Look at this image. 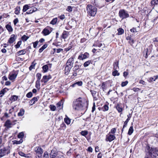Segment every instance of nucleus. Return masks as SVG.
<instances>
[{"instance_id":"nucleus-1","label":"nucleus","mask_w":158,"mask_h":158,"mask_svg":"<svg viewBox=\"0 0 158 158\" xmlns=\"http://www.w3.org/2000/svg\"><path fill=\"white\" fill-rule=\"evenodd\" d=\"M88 106L87 101L84 98L81 97L74 99L72 104L73 109L76 110H82L87 108Z\"/></svg>"},{"instance_id":"nucleus-2","label":"nucleus","mask_w":158,"mask_h":158,"mask_svg":"<svg viewBox=\"0 0 158 158\" xmlns=\"http://www.w3.org/2000/svg\"><path fill=\"white\" fill-rule=\"evenodd\" d=\"M144 158H158V149L157 147L147 144L145 148Z\"/></svg>"},{"instance_id":"nucleus-3","label":"nucleus","mask_w":158,"mask_h":158,"mask_svg":"<svg viewBox=\"0 0 158 158\" xmlns=\"http://www.w3.org/2000/svg\"><path fill=\"white\" fill-rule=\"evenodd\" d=\"M86 10L88 15L94 16L96 14L97 9L94 6L88 5L86 7Z\"/></svg>"},{"instance_id":"nucleus-4","label":"nucleus","mask_w":158,"mask_h":158,"mask_svg":"<svg viewBox=\"0 0 158 158\" xmlns=\"http://www.w3.org/2000/svg\"><path fill=\"white\" fill-rule=\"evenodd\" d=\"M118 16L122 20L126 19L129 17L128 12L124 9H120L118 12Z\"/></svg>"},{"instance_id":"nucleus-5","label":"nucleus","mask_w":158,"mask_h":158,"mask_svg":"<svg viewBox=\"0 0 158 158\" xmlns=\"http://www.w3.org/2000/svg\"><path fill=\"white\" fill-rule=\"evenodd\" d=\"M10 152V147H4L0 150V157H2L6 154H8Z\"/></svg>"},{"instance_id":"nucleus-6","label":"nucleus","mask_w":158,"mask_h":158,"mask_svg":"<svg viewBox=\"0 0 158 158\" xmlns=\"http://www.w3.org/2000/svg\"><path fill=\"white\" fill-rule=\"evenodd\" d=\"M35 151L38 155V158H41L43 153V149L39 147H35Z\"/></svg>"},{"instance_id":"nucleus-7","label":"nucleus","mask_w":158,"mask_h":158,"mask_svg":"<svg viewBox=\"0 0 158 158\" xmlns=\"http://www.w3.org/2000/svg\"><path fill=\"white\" fill-rule=\"evenodd\" d=\"M58 152L56 149H53L51 151L49 154V156L50 158H55L58 155Z\"/></svg>"},{"instance_id":"nucleus-8","label":"nucleus","mask_w":158,"mask_h":158,"mask_svg":"<svg viewBox=\"0 0 158 158\" xmlns=\"http://www.w3.org/2000/svg\"><path fill=\"white\" fill-rule=\"evenodd\" d=\"M115 138V136L114 135L111 134L109 133L106 135V141H109V142H110L114 140Z\"/></svg>"},{"instance_id":"nucleus-9","label":"nucleus","mask_w":158,"mask_h":158,"mask_svg":"<svg viewBox=\"0 0 158 158\" xmlns=\"http://www.w3.org/2000/svg\"><path fill=\"white\" fill-rule=\"evenodd\" d=\"M89 56V54L87 52H85L84 54H81L79 56L78 59L79 60H83L87 58H88Z\"/></svg>"},{"instance_id":"nucleus-10","label":"nucleus","mask_w":158,"mask_h":158,"mask_svg":"<svg viewBox=\"0 0 158 158\" xmlns=\"http://www.w3.org/2000/svg\"><path fill=\"white\" fill-rule=\"evenodd\" d=\"M73 57H70L67 60L66 64L67 66H69L72 68L73 67Z\"/></svg>"},{"instance_id":"nucleus-11","label":"nucleus","mask_w":158,"mask_h":158,"mask_svg":"<svg viewBox=\"0 0 158 158\" xmlns=\"http://www.w3.org/2000/svg\"><path fill=\"white\" fill-rule=\"evenodd\" d=\"M51 78L52 77L50 75H49L48 76L44 75L42 79L41 80V81L42 82H44L45 83Z\"/></svg>"},{"instance_id":"nucleus-12","label":"nucleus","mask_w":158,"mask_h":158,"mask_svg":"<svg viewBox=\"0 0 158 158\" xmlns=\"http://www.w3.org/2000/svg\"><path fill=\"white\" fill-rule=\"evenodd\" d=\"M49 28H50V31L47 28H45L43 30L42 33L44 34V35L46 36L48 35L52 31V28L50 27H49Z\"/></svg>"},{"instance_id":"nucleus-13","label":"nucleus","mask_w":158,"mask_h":158,"mask_svg":"<svg viewBox=\"0 0 158 158\" xmlns=\"http://www.w3.org/2000/svg\"><path fill=\"white\" fill-rule=\"evenodd\" d=\"M16 38V36L14 34L12 35L9 40L8 43L10 44L13 43L15 41Z\"/></svg>"},{"instance_id":"nucleus-14","label":"nucleus","mask_w":158,"mask_h":158,"mask_svg":"<svg viewBox=\"0 0 158 158\" xmlns=\"http://www.w3.org/2000/svg\"><path fill=\"white\" fill-rule=\"evenodd\" d=\"M18 154L20 156L24 157L26 158L30 157H31V155L30 153L25 154L21 151L19 152H18Z\"/></svg>"},{"instance_id":"nucleus-15","label":"nucleus","mask_w":158,"mask_h":158,"mask_svg":"<svg viewBox=\"0 0 158 158\" xmlns=\"http://www.w3.org/2000/svg\"><path fill=\"white\" fill-rule=\"evenodd\" d=\"M12 125V123L10 122V120H7L4 124V126L6 127L7 128H10L11 127V125Z\"/></svg>"},{"instance_id":"nucleus-16","label":"nucleus","mask_w":158,"mask_h":158,"mask_svg":"<svg viewBox=\"0 0 158 158\" xmlns=\"http://www.w3.org/2000/svg\"><path fill=\"white\" fill-rule=\"evenodd\" d=\"M115 106L116 109L118 112L120 113L122 112L123 110V109L121 104H117Z\"/></svg>"},{"instance_id":"nucleus-17","label":"nucleus","mask_w":158,"mask_h":158,"mask_svg":"<svg viewBox=\"0 0 158 158\" xmlns=\"http://www.w3.org/2000/svg\"><path fill=\"white\" fill-rule=\"evenodd\" d=\"M17 75L16 73H10L9 75V78L10 80H13L16 77Z\"/></svg>"},{"instance_id":"nucleus-18","label":"nucleus","mask_w":158,"mask_h":158,"mask_svg":"<svg viewBox=\"0 0 158 158\" xmlns=\"http://www.w3.org/2000/svg\"><path fill=\"white\" fill-rule=\"evenodd\" d=\"M52 64H46L44 65L42 67V69L44 71V73L46 72L48 69V66H50V67H51Z\"/></svg>"},{"instance_id":"nucleus-19","label":"nucleus","mask_w":158,"mask_h":158,"mask_svg":"<svg viewBox=\"0 0 158 158\" xmlns=\"http://www.w3.org/2000/svg\"><path fill=\"white\" fill-rule=\"evenodd\" d=\"M39 98V97H34L31 100L30 102H29V103L31 105H32L34 104L35 102L38 100Z\"/></svg>"},{"instance_id":"nucleus-20","label":"nucleus","mask_w":158,"mask_h":158,"mask_svg":"<svg viewBox=\"0 0 158 158\" xmlns=\"http://www.w3.org/2000/svg\"><path fill=\"white\" fill-rule=\"evenodd\" d=\"M109 103L106 102V103L104 105V106L102 108V110L104 111H107L109 109L108 105Z\"/></svg>"},{"instance_id":"nucleus-21","label":"nucleus","mask_w":158,"mask_h":158,"mask_svg":"<svg viewBox=\"0 0 158 158\" xmlns=\"http://www.w3.org/2000/svg\"><path fill=\"white\" fill-rule=\"evenodd\" d=\"M10 24V23L7 24L5 27L9 32H12L13 31V29Z\"/></svg>"},{"instance_id":"nucleus-22","label":"nucleus","mask_w":158,"mask_h":158,"mask_svg":"<svg viewBox=\"0 0 158 158\" xmlns=\"http://www.w3.org/2000/svg\"><path fill=\"white\" fill-rule=\"evenodd\" d=\"M119 61L116 60L113 64V68L114 70H116L117 68L119 69Z\"/></svg>"},{"instance_id":"nucleus-23","label":"nucleus","mask_w":158,"mask_h":158,"mask_svg":"<svg viewBox=\"0 0 158 158\" xmlns=\"http://www.w3.org/2000/svg\"><path fill=\"white\" fill-rule=\"evenodd\" d=\"M151 6L153 7L158 5V0H152L151 2Z\"/></svg>"},{"instance_id":"nucleus-24","label":"nucleus","mask_w":158,"mask_h":158,"mask_svg":"<svg viewBox=\"0 0 158 158\" xmlns=\"http://www.w3.org/2000/svg\"><path fill=\"white\" fill-rule=\"evenodd\" d=\"M72 68V67L66 65L65 68V74L66 75H68Z\"/></svg>"},{"instance_id":"nucleus-25","label":"nucleus","mask_w":158,"mask_h":158,"mask_svg":"<svg viewBox=\"0 0 158 158\" xmlns=\"http://www.w3.org/2000/svg\"><path fill=\"white\" fill-rule=\"evenodd\" d=\"M68 31H63L61 37L64 39H65L68 37Z\"/></svg>"},{"instance_id":"nucleus-26","label":"nucleus","mask_w":158,"mask_h":158,"mask_svg":"<svg viewBox=\"0 0 158 158\" xmlns=\"http://www.w3.org/2000/svg\"><path fill=\"white\" fill-rule=\"evenodd\" d=\"M31 8L30 5L26 4L23 6V11L25 12Z\"/></svg>"},{"instance_id":"nucleus-27","label":"nucleus","mask_w":158,"mask_h":158,"mask_svg":"<svg viewBox=\"0 0 158 158\" xmlns=\"http://www.w3.org/2000/svg\"><path fill=\"white\" fill-rule=\"evenodd\" d=\"M73 71H77L79 72L80 71H81V69H80L79 68V66L78 65L75 64L73 68Z\"/></svg>"},{"instance_id":"nucleus-28","label":"nucleus","mask_w":158,"mask_h":158,"mask_svg":"<svg viewBox=\"0 0 158 158\" xmlns=\"http://www.w3.org/2000/svg\"><path fill=\"white\" fill-rule=\"evenodd\" d=\"M158 78V75L154 76L153 77H151L149 78L148 81L149 82H152L155 81Z\"/></svg>"},{"instance_id":"nucleus-29","label":"nucleus","mask_w":158,"mask_h":158,"mask_svg":"<svg viewBox=\"0 0 158 158\" xmlns=\"http://www.w3.org/2000/svg\"><path fill=\"white\" fill-rule=\"evenodd\" d=\"M64 121L67 125H69L70 123L71 119L66 115V117L64 118Z\"/></svg>"},{"instance_id":"nucleus-30","label":"nucleus","mask_w":158,"mask_h":158,"mask_svg":"<svg viewBox=\"0 0 158 158\" xmlns=\"http://www.w3.org/2000/svg\"><path fill=\"white\" fill-rule=\"evenodd\" d=\"M24 113V110L22 108L20 109L19 112L18 113V115L19 116H22L23 115Z\"/></svg>"},{"instance_id":"nucleus-31","label":"nucleus","mask_w":158,"mask_h":158,"mask_svg":"<svg viewBox=\"0 0 158 158\" xmlns=\"http://www.w3.org/2000/svg\"><path fill=\"white\" fill-rule=\"evenodd\" d=\"M6 89H7V90H8V89L5 88L1 90V91L0 92V95H1V96H0V97H2L3 95L6 92Z\"/></svg>"},{"instance_id":"nucleus-32","label":"nucleus","mask_w":158,"mask_h":158,"mask_svg":"<svg viewBox=\"0 0 158 158\" xmlns=\"http://www.w3.org/2000/svg\"><path fill=\"white\" fill-rule=\"evenodd\" d=\"M26 52V51H25V49H23L22 50L19 51L17 53V55H18V56L20 55H24L25 54Z\"/></svg>"},{"instance_id":"nucleus-33","label":"nucleus","mask_w":158,"mask_h":158,"mask_svg":"<svg viewBox=\"0 0 158 158\" xmlns=\"http://www.w3.org/2000/svg\"><path fill=\"white\" fill-rule=\"evenodd\" d=\"M117 31H118V34L119 35H122L124 32V30L121 28L118 29Z\"/></svg>"},{"instance_id":"nucleus-34","label":"nucleus","mask_w":158,"mask_h":158,"mask_svg":"<svg viewBox=\"0 0 158 158\" xmlns=\"http://www.w3.org/2000/svg\"><path fill=\"white\" fill-rule=\"evenodd\" d=\"M18 98V96L15 95H13L10 98V100L11 101H16Z\"/></svg>"},{"instance_id":"nucleus-35","label":"nucleus","mask_w":158,"mask_h":158,"mask_svg":"<svg viewBox=\"0 0 158 158\" xmlns=\"http://www.w3.org/2000/svg\"><path fill=\"white\" fill-rule=\"evenodd\" d=\"M134 131V130L133 129V127L132 126H131L130 127L128 131V134L129 135H131L133 133Z\"/></svg>"},{"instance_id":"nucleus-36","label":"nucleus","mask_w":158,"mask_h":158,"mask_svg":"<svg viewBox=\"0 0 158 158\" xmlns=\"http://www.w3.org/2000/svg\"><path fill=\"white\" fill-rule=\"evenodd\" d=\"M20 10V8L19 6H18L15 8V13L16 15H19Z\"/></svg>"},{"instance_id":"nucleus-37","label":"nucleus","mask_w":158,"mask_h":158,"mask_svg":"<svg viewBox=\"0 0 158 158\" xmlns=\"http://www.w3.org/2000/svg\"><path fill=\"white\" fill-rule=\"evenodd\" d=\"M92 4L94 5V6H95L96 7H99V8H100V7H101V6H100L99 4L98 3L96 2L95 0H94V2H92Z\"/></svg>"},{"instance_id":"nucleus-38","label":"nucleus","mask_w":158,"mask_h":158,"mask_svg":"<svg viewBox=\"0 0 158 158\" xmlns=\"http://www.w3.org/2000/svg\"><path fill=\"white\" fill-rule=\"evenodd\" d=\"M57 19L56 18H54L50 22V23L52 24L55 25L57 23Z\"/></svg>"},{"instance_id":"nucleus-39","label":"nucleus","mask_w":158,"mask_h":158,"mask_svg":"<svg viewBox=\"0 0 158 158\" xmlns=\"http://www.w3.org/2000/svg\"><path fill=\"white\" fill-rule=\"evenodd\" d=\"M29 36H27L25 35H24L21 37V39L23 41H26L29 39Z\"/></svg>"},{"instance_id":"nucleus-40","label":"nucleus","mask_w":158,"mask_h":158,"mask_svg":"<svg viewBox=\"0 0 158 158\" xmlns=\"http://www.w3.org/2000/svg\"><path fill=\"white\" fill-rule=\"evenodd\" d=\"M40 81L37 80L35 82V87L38 89H40Z\"/></svg>"},{"instance_id":"nucleus-41","label":"nucleus","mask_w":158,"mask_h":158,"mask_svg":"<svg viewBox=\"0 0 158 158\" xmlns=\"http://www.w3.org/2000/svg\"><path fill=\"white\" fill-rule=\"evenodd\" d=\"M23 139H21L19 141H17L16 140H14L13 141V144H19L21 143H22L23 142Z\"/></svg>"},{"instance_id":"nucleus-42","label":"nucleus","mask_w":158,"mask_h":158,"mask_svg":"<svg viewBox=\"0 0 158 158\" xmlns=\"http://www.w3.org/2000/svg\"><path fill=\"white\" fill-rule=\"evenodd\" d=\"M88 134V131H87L85 130L82 131L81 132V135L84 136H85Z\"/></svg>"},{"instance_id":"nucleus-43","label":"nucleus","mask_w":158,"mask_h":158,"mask_svg":"<svg viewBox=\"0 0 158 158\" xmlns=\"http://www.w3.org/2000/svg\"><path fill=\"white\" fill-rule=\"evenodd\" d=\"M112 74L114 76H118L120 75L119 73H118V71L116 70L113 71Z\"/></svg>"},{"instance_id":"nucleus-44","label":"nucleus","mask_w":158,"mask_h":158,"mask_svg":"<svg viewBox=\"0 0 158 158\" xmlns=\"http://www.w3.org/2000/svg\"><path fill=\"white\" fill-rule=\"evenodd\" d=\"M49 107L52 111H54L56 110V107L53 105H50L49 106Z\"/></svg>"},{"instance_id":"nucleus-45","label":"nucleus","mask_w":158,"mask_h":158,"mask_svg":"<svg viewBox=\"0 0 158 158\" xmlns=\"http://www.w3.org/2000/svg\"><path fill=\"white\" fill-rule=\"evenodd\" d=\"M21 41H18L17 44L15 45V47L16 48H19L20 47V45L21 44Z\"/></svg>"},{"instance_id":"nucleus-46","label":"nucleus","mask_w":158,"mask_h":158,"mask_svg":"<svg viewBox=\"0 0 158 158\" xmlns=\"http://www.w3.org/2000/svg\"><path fill=\"white\" fill-rule=\"evenodd\" d=\"M91 62V61L90 60H88L87 61H86L84 64V66L85 67H86L88 66L89 64Z\"/></svg>"},{"instance_id":"nucleus-47","label":"nucleus","mask_w":158,"mask_h":158,"mask_svg":"<svg viewBox=\"0 0 158 158\" xmlns=\"http://www.w3.org/2000/svg\"><path fill=\"white\" fill-rule=\"evenodd\" d=\"M32 93L31 92H30L27 94L26 96L27 98H30L32 96Z\"/></svg>"},{"instance_id":"nucleus-48","label":"nucleus","mask_w":158,"mask_h":158,"mask_svg":"<svg viewBox=\"0 0 158 158\" xmlns=\"http://www.w3.org/2000/svg\"><path fill=\"white\" fill-rule=\"evenodd\" d=\"M24 136V134L23 132L19 133L18 135V137L19 138H22Z\"/></svg>"},{"instance_id":"nucleus-49","label":"nucleus","mask_w":158,"mask_h":158,"mask_svg":"<svg viewBox=\"0 0 158 158\" xmlns=\"http://www.w3.org/2000/svg\"><path fill=\"white\" fill-rule=\"evenodd\" d=\"M36 77L37 79V80H39L40 81V79L41 78V73H38L36 74Z\"/></svg>"},{"instance_id":"nucleus-50","label":"nucleus","mask_w":158,"mask_h":158,"mask_svg":"<svg viewBox=\"0 0 158 158\" xmlns=\"http://www.w3.org/2000/svg\"><path fill=\"white\" fill-rule=\"evenodd\" d=\"M48 153L47 152H45L44 154L43 158H48Z\"/></svg>"},{"instance_id":"nucleus-51","label":"nucleus","mask_w":158,"mask_h":158,"mask_svg":"<svg viewBox=\"0 0 158 158\" xmlns=\"http://www.w3.org/2000/svg\"><path fill=\"white\" fill-rule=\"evenodd\" d=\"M116 131V129L115 128H112L110 132H109V134L111 133L112 134H114Z\"/></svg>"},{"instance_id":"nucleus-52","label":"nucleus","mask_w":158,"mask_h":158,"mask_svg":"<svg viewBox=\"0 0 158 158\" xmlns=\"http://www.w3.org/2000/svg\"><path fill=\"white\" fill-rule=\"evenodd\" d=\"M128 83V81H123L121 83V86L122 87H124L126 86Z\"/></svg>"},{"instance_id":"nucleus-53","label":"nucleus","mask_w":158,"mask_h":158,"mask_svg":"<svg viewBox=\"0 0 158 158\" xmlns=\"http://www.w3.org/2000/svg\"><path fill=\"white\" fill-rule=\"evenodd\" d=\"M39 43V41H36L35 42H33L32 44H33V47L35 48H36V47L38 44Z\"/></svg>"},{"instance_id":"nucleus-54","label":"nucleus","mask_w":158,"mask_h":158,"mask_svg":"<svg viewBox=\"0 0 158 158\" xmlns=\"http://www.w3.org/2000/svg\"><path fill=\"white\" fill-rule=\"evenodd\" d=\"M35 64H31L29 67V69L30 71L32 69H35Z\"/></svg>"},{"instance_id":"nucleus-55","label":"nucleus","mask_w":158,"mask_h":158,"mask_svg":"<svg viewBox=\"0 0 158 158\" xmlns=\"http://www.w3.org/2000/svg\"><path fill=\"white\" fill-rule=\"evenodd\" d=\"M127 116L128 118L126 120L129 122L131 117V114H129L127 115Z\"/></svg>"},{"instance_id":"nucleus-56","label":"nucleus","mask_w":158,"mask_h":158,"mask_svg":"<svg viewBox=\"0 0 158 158\" xmlns=\"http://www.w3.org/2000/svg\"><path fill=\"white\" fill-rule=\"evenodd\" d=\"M72 48V47L71 46V44H70V46L68 47L65 48L64 50L65 51L67 52L69 51Z\"/></svg>"},{"instance_id":"nucleus-57","label":"nucleus","mask_w":158,"mask_h":158,"mask_svg":"<svg viewBox=\"0 0 158 158\" xmlns=\"http://www.w3.org/2000/svg\"><path fill=\"white\" fill-rule=\"evenodd\" d=\"M19 20L18 18L15 19L13 23L15 25H16V24L18 22Z\"/></svg>"},{"instance_id":"nucleus-58","label":"nucleus","mask_w":158,"mask_h":158,"mask_svg":"<svg viewBox=\"0 0 158 158\" xmlns=\"http://www.w3.org/2000/svg\"><path fill=\"white\" fill-rule=\"evenodd\" d=\"M102 87L103 90L104 91V90L106 89V88H105V85L104 83V82H103L102 83Z\"/></svg>"},{"instance_id":"nucleus-59","label":"nucleus","mask_w":158,"mask_h":158,"mask_svg":"<svg viewBox=\"0 0 158 158\" xmlns=\"http://www.w3.org/2000/svg\"><path fill=\"white\" fill-rule=\"evenodd\" d=\"M67 10L69 12H71L72 10V8L71 6H68L67 9Z\"/></svg>"},{"instance_id":"nucleus-60","label":"nucleus","mask_w":158,"mask_h":158,"mask_svg":"<svg viewBox=\"0 0 158 158\" xmlns=\"http://www.w3.org/2000/svg\"><path fill=\"white\" fill-rule=\"evenodd\" d=\"M75 84H77L79 86H81L82 85V82L81 81H79L76 82Z\"/></svg>"},{"instance_id":"nucleus-61","label":"nucleus","mask_w":158,"mask_h":158,"mask_svg":"<svg viewBox=\"0 0 158 158\" xmlns=\"http://www.w3.org/2000/svg\"><path fill=\"white\" fill-rule=\"evenodd\" d=\"M128 122L126 120L124 122L123 125V128H124L127 126V123Z\"/></svg>"},{"instance_id":"nucleus-62","label":"nucleus","mask_w":158,"mask_h":158,"mask_svg":"<svg viewBox=\"0 0 158 158\" xmlns=\"http://www.w3.org/2000/svg\"><path fill=\"white\" fill-rule=\"evenodd\" d=\"M128 74V72L126 71L124 72L123 73V76L125 78H126V77L127 76Z\"/></svg>"},{"instance_id":"nucleus-63","label":"nucleus","mask_w":158,"mask_h":158,"mask_svg":"<svg viewBox=\"0 0 158 158\" xmlns=\"http://www.w3.org/2000/svg\"><path fill=\"white\" fill-rule=\"evenodd\" d=\"M130 31L131 32H137L136 29L135 28H133L132 29H131Z\"/></svg>"},{"instance_id":"nucleus-64","label":"nucleus","mask_w":158,"mask_h":158,"mask_svg":"<svg viewBox=\"0 0 158 158\" xmlns=\"http://www.w3.org/2000/svg\"><path fill=\"white\" fill-rule=\"evenodd\" d=\"M95 103L94 102L93 103V106L92 107V112H93L95 111Z\"/></svg>"}]
</instances>
